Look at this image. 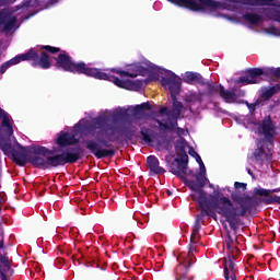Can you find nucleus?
Masks as SVG:
<instances>
[{
  "instance_id": "f257e3e1",
  "label": "nucleus",
  "mask_w": 280,
  "mask_h": 280,
  "mask_svg": "<svg viewBox=\"0 0 280 280\" xmlns=\"http://www.w3.org/2000/svg\"><path fill=\"white\" fill-rule=\"evenodd\" d=\"M2 152L4 156H12L14 163L20 167H25L27 163H31L38 170H51L78 163L84 150L82 147L69 148L67 151L56 154L55 150L38 144L23 147L13 135L9 137V143L3 144Z\"/></svg>"
},
{
  "instance_id": "f03ea898",
  "label": "nucleus",
  "mask_w": 280,
  "mask_h": 280,
  "mask_svg": "<svg viewBox=\"0 0 280 280\" xmlns=\"http://www.w3.org/2000/svg\"><path fill=\"white\" fill-rule=\"evenodd\" d=\"M90 131L95 130V139L84 140V147L95 159H113L115 149L113 143H119L121 137L132 139L135 130L124 128L119 125L108 124L107 116L96 117L94 124L89 127Z\"/></svg>"
},
{
  "instance_id": "7ed1b4c3",
  "label": "nucleus",
  "mask_w": 280,
  "mask_h": 280,
  "mask_svg": "<svg viewBox=\"0 0 280 280\" xmlns=\"http://www.w3.org/2000/svg\"><path fill=\"white\" fill-rule=\"evenodd\" d=\"M195 202H198L201 212L197 214L196 221L199 224H205V218H218V214L222 218H225V221L229 223L230 229H232L234 235H237V229L242 219L246 217V211H248V206H243L242 208H235V203L229 197H220V192L210 195L209 199H196Z\"/></svg>"
},
{
  "instance_id": "20e7f679",
  "label": "nucleus",
  "mask_w": 280,
  "mask_h": 280,
  "mask_svg": "<svg viewBox=\"0 0 280 280\" xmlns=\"http://www.w3.org/2000/svg\"><path fill=\"white\" fill-rule=\"evenodd\" d=\"M173 5L186 8L191 12H203L205 8L210 10H228V12H237V5H277L272 4L276 0H167Z\"/></svg>"
},
{
  "instance_id": "39448f33",
  "label": "nucleus",
  "mask_w": 280,
  "mask_h": 280,
  "mask_svg": "<svg viewBox=\"0 0 280 280\" xmlns=\"http://www.w3.org/2000/svg\"><path fill=\"white\" fill-rule=\"evenodd\" d=\"M61 66H63L66 70L72 71V73H77L78 75H88V78H95V80H107L108 82H114L116 86L119 89H126L127 91L141 89L142 85L139 80H121L119 77L108 74L97 68H91L86 62L73 63L69 57H65V59H62Z\"/></svg>"
},
{
  "instance_id": "423d86ee",
  "label": "nucleus",
  "mask_w": 280,
  "mask_h": 280,
  "mask_svg": "<svg viewBox=\"0 0 280 280\" xmlns=\"http://www.w3.org/2000/svg\"><path fill=\"white\" fill-rule=\"evenodd\" d=\"M248 187V184L246 183H241V182H235L234 183V188L235 190L231 192V199L232 202H236L235 208L242 209V205L243 207H247V210L245 212L246 213H250V211H253V209H255V207H259V205H261V202L264 205H271V203H266V201L264 200H268L269 198H275L273 195H270V190L266 189V188H254V196H262L264 198H257V197H253L248 194H246V189Z\"/></svg>"
},
{
  "instance_id": "0eeeda50",
  "label": "nucleus",
  "mask_w": 280,
  "mask_h": 280,
  "mask_svg": "<svg viewBox=\"0 0 280 280\" xmlns=\"http://www.w3.org/2000/svg\"><path fill=\"white\" fill-rule=\"evenodd\" d=\"M25 61H31L32 67H39L40 69H51L49 54L45 50L38 54L36 52V48H31L27 52L18 55L9 61L3 62L0 66V75H3V73H5L10 69V67H13V65H19V62Z\"/></svg>"
},
{
  "instance_id": "6e6552de",
  "label": "nucleus",
  "mask_w": 280,
  "mask_h": 280,
  "mask_svg": "<svg viewBox=\"0 0 280 280\" xmlns=\"http://www.w3.org/2000/svg\"><path fill=\"white\" fill-rule=\"evenodd\" d=\"M261 75H271L280 80V68H249L246 71V75L240 77L236 80V84L248 86V84H259L261 82Z\"/></svg>"
},
{
  "instance_id": "1a4fd4ad",
  "label": "nucleus",
  "mask_w": 280,
  "mask_h": 280,
  "mask_svg": "<svg viewBox=\"0 0 280 280\" xmlns=\"http://www.w3.org/2000/svg\"><path fill=\"white\" fill-rule=\"evenodd\" d=\"M192 176L196 178V180H184L185 185H187V187H189L191 191H195L190 195V198H192V200H209V198L207 197V192L205 191V185H207V175L202 173H197Z\"/></svg>"
},
{
  "instance_id": "9d476101",
  "label": "nucleus",
  "mask_w": 280,
  "mask_h": 280,
  "mask_svg": "<svg viewBox=\"0 0 280 280\" xmlns=\"http://www.w3.org/2000/svg\"><path fill=\"white\" fill-rule=\"evenodd\" d=\"M40 49L44 50V51H47L48 54H51L52 56L58 54L57 57H52L55 62H56L55 67L57 69H62V71H68L69 73H73V71L66 70V68L62 66V60L65 58H70V60L73 65H80V63L84 62V61L77 62L75 60H73V57H71L69 55V52H67L66 50L60 49V47L44 45V46H40Z\"/></svg>"
},
{
  "instance_id": "9b49d317",
  "label": "nucleus",
  "mask_w": 280,
  "mask_h": 280,
  "mask_svg": "<svg viewBox=\"0 0 280 280\" xmlns=\"http://www.w3.org/2000/svg\"><path fill=\"white\" fill-rule=\"evenodd\" d=\"M164 75L161 78V84L164 89H168L171 93V97H176L180 93V77L176 75V73L171 70H164Z\"/></svg>"
},
{
  "instance_id": "f8f14e48",
  "label": "nucleus",
  "mask_w": 280,
  "mask_h": 280,
  "mask_svg": "<svg viewBox=\"0 0 280 280\" xmlns=\"http://www.w3.org/2000/svg\"><path fill=\"white\" fill-rule=\"evenodd\" d=\"M191 250H196V248L190 247V250L188 252V257L184 261V264L178 265L175 268L174 277L175 280H194V277H189V268L194 266L195 257Z\"/></svg>"
},
{
  "instance_id": "ddd939ff",
  "label": "nucleus",
  "mask_w": 280,
  "mask_h": 280,
  "mask_svg": "<svg viewBox=\"0 0 280 280\" xmlns=\"http://www.w3.org/2000/svg\"><path fill=\"white\" fill-rule=\"evenodd\" d=\"M187 165H189V160H183V158H176L174 161L170 163V172L182 178V180H186L187 178Z\"/></svg>"
},
{
  "instance_id": "4468645a",
  "label": "nucleus",
  "mask_w": 280,
  "mask_h": 280,
  "mask_svg": "<svg viewBox=\"0 0 280 280\" xmlns=\"http://www.w3.org/2000/svg\"><path fill=\"white\" fill-rule=\"evenodd\" d=\"M252 161H256V163H259L260 165H264L266 161L270 163L272 161V153L264 148V144H261V140L257 142V149L254 150V152L250 155Z\"/></svg>"
},
{
  "instance_id": "2eb2a0df",
  "label": "nucleus",
  "mask_w": 280,
  "mask_h": 280,
  "mask_svg": "<svg viewBox=\"0 0 280 280\" xmlns=\"http://www.w3.org/2000/svg\"><path fill=\"white\" fill-rule=\"evenodd\" d=\"M173 100V108L168 109L167 107H162L160 109V115H166V117H172L173 119H178L180 117V114L183 113V103H180L175 97H172Z\"/></svg>"
},
{
  "instance_id": "dca6fc26",
  "label": "nucleus",
  "mask_w": 280,
  "mask_h": 280,
  "mask_svg": "<svg viewBox=\"0 0 280 280\" xmlns=\"http://www.w3.org/2000/svg\"><path fill=\"white\" fill-rule=\"evenodd\" d=\"M260 128L262 130V135L265 136L266 141H268V143H273L276 129L275 124L272 122V118L270 116L262 120Z\"/></svg>"
},
{
  "instance_id": "f3484780",
  "label": "nucleus",
  "mask_w": 280,
  "mask_h": 280,
  "mask_svg": "<svg viewBox=\"0 0 280 280\" xmlns=\"http://www.w3.org/2000/svg\"><path fill=\"white\" fill-rule=\"evenodd\" d=\"M56 143L59 148H69V145L80 143V140L73 133L61 131L56 139Z\"/></svg>"
},
{
  "instance_id": "a211bd4d",
  "label": "nucleus",
  "mask_w": 280,
  "mask_h": 280,
  "mask_svg": "<svg viewBox=\"0 0 280 280\" xmlns=\"http://www.w3.org/2000/svg\"><path fill=\"white\" fill-rule=\"evenodd\" d=\"M3 27V32L9 33L13 27H16V16L10 12L0 11V27Z\"/></svg>"
},
{
  "instance_id": "6ab92c4d",
  "label": "nucleus",
  "mask_w": 280,
  "mask_h": 280,
  "mask_svg": "<svg viewBox=\"0 0 280 280\" xmlns=\"http://www.w3.org/2000/svg\"><path fill=\"white\" fill-rule=\"evenodd\" d=\"M14 275V269L10 264V258L8 256L0 255V279L8 280V277Z\"/></svg>"
},
{
  "instance_id": "aec40b11",
  "label": "nucleus",
  "mask_w": 280,
  "mask_h": 280,
  "mask_svg": "<svg viewBox=\"0 0 280 280\" xmlns=\"http://www.w3.org/2000/svg\"><path fill=\"white\" fill-rule=\"evenodd\" d=\"M183 82L186 84H200V86H205L207 84V80L201 77L198 72L187 71L183 78Z\"/></svg>"
},
{
  "instance_id": "412c9836",
  "label": "nucleus",
  "mask_w": 280,
  "mask_h": 280,
  "mask_svg": "<svg viewBox=\"0 0 280 280\" xmlns=\"http://www.w3.org/2000/svg\"><path fill=\"white\" fill-rule=\"evenodd\" d=\"M147 165L153 174H165V168L161 166V162H159L156 155H149L147 158Z\"/></svg>"
},
{
  "instance_id": "4be33fe9",
  "label": "nucleus",
  "mask_w": 280,
  "mask_h": 280,
  "mask_svg": "<svg viewBox=\"0 0 280 280\" xmlns=\"http://www.w3.org/2000/svg\"><path fill=\"white\" fill-rule=\"evenodd\" d=\"M145 110H152V105L148 102L136 105L133 107L132 115L137 119H145Z\"/></svg>"
},
{
  "instance_id": "5701e85b",
  "label": "nucleus",
  "mask_w": 280,
  "mask_h": 280,
  "mask_svg": "<svg viewBox=\"0 0 280 280\" xmlns=\"http://www.w3.org/2000/svg\"><path fill=\"white\" fill-rule=\"evenodd\" d=\"M187 140H185L184 138H182L179 141H177L175 143V151L177 156H179V159H182V161H189V155H187Z\"/></svg>"
},
{
  "instance_id": "b1692460",
  "label": "nucleus",
  "mask_w": 280,
  "mask_h": 280,
  "mask_svg": "<svg viewBox=\"0 0 280 280\" xmlns=\"http://www.w3.org/2000/svg\"><path fill=\"white\" fill-rule=\"evenodd\" d=\"M219 95L226 104H233L237 100L235 92L224 89L222 84L219 85Z\"/></svg>"
},
{
  "instance_id": "393cba45",
  "label": "nucleus",
  "mask_w": 280,
  "mask_h": 280,
  "mask_svg": "<svg viewBox=\"0 0 280 280\" xmlns=\"http://www.w3.org/2000/svg\"><path fill=\"white\" fill-rule=\"evenodd\" d=\"M277 93H279V91L277 89V84H275L273 86H270V88L264 86V88H261L260 97L265 102H268V101L272 100V97H275V95H277Z\"/></svg>"
},
{
  "instance_id": "a878e982",
  "label": "nucleus",
  "mask_w": 280,
  "mask_h": 280,
  "mask_svg": "<svg viewBox=\"0 0 280 280\" xmlns=\"http://www.w3.org/2000/svg\"><path fill=\"white\" fill-rule=\"evenodd\" d=\"M277 8H280V4L277 5ZM262 14L268 19L269 21H276V23H280V10L267 8L262 10Z\"/></svg>"
},
{
  "instance_id": "bb28decb",
  "label": "nucleus",
  "mask_w": 280,
  "mask_h": 280,
  "mask_svg": "<svg viewBox=\"0 0 280 280\" xmlns=\"http://www.w3.org/2000/svg\"><path fill=\"white\" fill-rule=\"evenodd\" d=\"M243 19L249 23V25H259V23H264V18L257 13H244Z\"/></svg>"
},
{
  "instance_id": "cd10ccee",
  "label": "nucleus",
  "mask_w": 280,
  "mask_h": 280,
  "mask_svg": "<svg viewBox=\"0 0 280 280\" xmlns=\"http://www.w3.org/2000/svg\"><path fill=\"white\" fill-rule=\"evenodd\" d=\"M140 135L142 136V141L144 143H152V137H154V131L148 127H142L140 130Z\"/></svg>"
},
{
  "instance_id": "c85d7f7f",
  "label": "nucleus",
  "mask_w": 280,
  "mask_h": 280,
  "mask_svg": "<svg viewBox=\"0 0 280 280\" xmlns=\"http://www.w3.org/2000/svg\"><path fill=\"white\" fill-rule=\"evenodd\" d=\"M235 244H237V237H235V240H233V236H231V231L226 230L224 247L231 248L232 246H235Z\"/></svg>"
},
{
  "instance_id": "c756f323",
  "label": "nucleus",
  "mask_w": 280,
  "mask_h": 280,
  "mask_svg": "<svg viewBox=\"0 0 280 280\" xmlns=\"http://www.w3.org/2000/svg\"><path fill=\"white\" fill-rule=\"evenodd\" d=\"M112 73H117V75H120V78H137V73L128 72L126 70H119L116 68L110 69Z\"/></svg>"
},
{
  "instance_id": "7c9ffc66",
  "label": "nucleus",
  "mask_w": 280,
  "mask_h": 280,
  "mask_svg": "<svg viewBox=\"0 0 280 280\" xmlns=\"http://www.w3.org/2000/svg\"><path fill=\"white\" fill-rule=\"evenodd\" d=\"M205 86H207L208 95H215V93H220V86L213 85L211 82L206 81Z\"/></svg>"
},
{
  "instance_id": "2f4dec72",
  "label": "nucleus",
  "mask_w": 280,
  "mask_h": 280,
  "mask_svg": "<svg viewBox=\"0 0 280 280\" xmlns=\"http://www.w3.org/2000/svg\"><path fill=\"white\" fill-rule=\"evenodd\" d=\"M168 130L174 131L178 126V118L168 117Z\"/></svg>"
},
{
  "instance_id": "473e14b6",
  "label": "nucleus",
  "mask_w": 280,
  "mask_h": 280,
  "mask_svg": "<svg viewBox=\"0 0 280 280\" xmlns=\"http://www.w3.org/2000/svg\"><path fill=\"white\" fill-rule=\"evenodd\" d=\"M114 121L124 119L126 117V110L119 109L112 115Z\"/></svg>"
},
{
  "instance_id": "72a5a7b5",
  "label": "nucleus",
  "mask_w": 280,
  "mask_h": 280,
  "mask_svg": "<svg viewBox=\"0 0 280 280\" xmlns=\"http://www.w3.org/2000/svg\"><path fill=\"white\" fill-rule=\"evenodd\" d=\"M264 202L266 205H280V196L270 197L269 199H265Z\"/></svg>"
},
{
  "instance_id": "f704fd0d",
  "label": "nucleus",
  "mask_w": 280,
  "mask_h": 280,
  "mask_svg": "<svg viewBox=\"0 0 280 280\" xmlns=\"http://www.w3.org/2000/svg\"><path fill=\"white\" fill-rule=\"evenodd\" d=\"M200 242V232H194L190 235V244H198Z\"/></svg>"
},
{
  "instance_id": "c9c22d12",
  "label": "nucleus",
  "mask_w": 280,
  "mask_h": 280,
  "mask_svg": "<svg viewBox=\"0 0 280 280\" xmlns=\"http://www.w3.org/2000/svg\"><path fill=\"white\" fill-rule=\"evenodd\" d=\"M158 125H159L160 130H170V125H167V122L158 120Z\"/></svg>"
},
{
  "instance_id": "e433bc0d",
  "label": "nucleus",
  "mask_w": 280,
  "mask_h": 280,
  "mask_svg": "<svg viewBox=\"0 0 280 280\" xmlns=\"http://www.w3.org/2000/svg\"><path fill=\"white\" fill-rule=\"evenodd\" d=\"M191 102H202V94H198V95H196V94H192L191 96Z\"/></svg>"
},
{
  "instance_id": "4c0bfd02",
  "label": "nucleus",
  "mask_w": 280,
  "mask_h": 280,
  "mask_svg": "<svg viewBox=\"0 0 280 280\" xmlns=\"http://www.w3.org/2000/svg\"><path fill=\"white\" fill-rule=\"evenodd\" d=\"M200 229H202V225H201L200 223H198V222L195 221L192 232H195V233H200Z\"/></svg>"
},
{
  "instance_id": "58836bf2",
  "label": "nucleus",
  "mask_w": 280,
  "mask_h": 280,
  "mask_svg": "<svg viewBox=\"0 0 280 280\" xmlns=\"http://www.w3.org/2000/svg\"><path fill=\"white\" fill-rule=\"evenodd\" d=\"M199 174H206L207 175V167L205 166V162H202L201 164H199Z\"/></svg>"
},
{
  "instance_id": "ea45409f",
  "label": "nucleus",
  "mask_w": 280,
  "mask_h": 280,
  "mask_svg": "<svg viewBox=\"0 0 280 280\" xmlns=\"http://www.w3.org/2000/svg\"><path fill=\"white\" fill-rule=\"evenodd\" d=\"M196 162L198 163V165L202 164V158H200V154L196 153L195 155Z\"/></svg>"
},
{
  "instance_id": "a19ab883",
  "label": "nucleus",
  "mask_w": 280,
  "mask_h": 280,
  "mask_svg": "<svg viewBox=\"0 0 280 280\" xmlns=\"http://www.w3.org/2000/svg\"><path fill=\"white\" fill-rule=\"evenodd\" d=\"M8 115H10V114H8V112H5L3 108L0 107V119L2 117H7Z\"/></svg>"
},
{
  "instance_id": "79ce46f5",
  "label": "nucleus",
  "mask_w": 280,
  "mask_h": 280,
  "mask_svg": "<svg viewBox=\"0 0 280 280\" xmlns=\"http://www.w3.org/2000/svg\"><path fill=\"white\" fill-rule=\"evenodd\" d=\"M188 154H190V156H196V154H198V152H196V150H194L191 147H189Z\"/></svg>"
},
{
  "instance_id": "37998d69",
  "label": "nucleus",
  "mask_w": 280,
  "mask_h": 280,
  "mask_svg": "<svg viewBox=\"0 0 280 280\" xmlns=\"http://www.w3.org/2000/svg\"><path fill=\"white\" fill-rule=\"evenodd\" d=\"M175 130H177V135H185V129L177 127Z\"/></svg>"
},
{
  "instance_id": "c03bdc74",
  "label": "nucleus",
  "mask_w": 280,
  "mask_h": 280,
  "mask_svg": "<svg viewBox=\"0 0 280 280\" xmlns=\"http://www.w3.org/2000/svg\"><path fill=\"white\" fill-rule=\"evenodd\" d=\"M280 188H273V189H269V195L270 194H279Z\"/></svg>"
},
{
  "instance_id": "a18cd8bd",
  "label": "nucleus",
  "mask_w": 280,
  "mask_h": 280,
  "mask_svg": "<svg viewBox=\"0 0 280 280\" xmlns=\"http://www.w3.org/2000/svg\"><path fill=\"white\" fill-rule=\"evenodd\" d=\"M276 31H277V27H275V26H271V27L268 28V32H269L270 34H275Z\"/></svg>"
},
{
  "instance_id": "49530a36",
  "label": "nucleus",
  "mask_w": 280,
  "mask_h": 280,
  "mask_svg": "<svg viewBox=\"0 0 280 280\" xmlns=\"http://www.w3.org/2000/svg\"><path fill=\"white\" fill-rule=\"evenodd\" d=\"M247 106H248L249 110H255V108H256V107H255V106H256L255 104H247Z\"/></svg>"
},
{
  "instance_id": "de8ad7c7",
  "label": "nucleus",
  "mask_w": 280,
  "mask_h": 280,
  "mask_svg": "<svg viewBox=\"0 0 280 280\" xmlns=\"http://www.w3.org/2000/svg\"><path fill=\"white\" fill-rule=\"evenodd\" d=\"M246 172H247V174H249V176H253V171L250 168L247 167Z\"/></svg>"
},
{
  "instance_id": "09e8293b",
  "label": "nucleus",
  "mask_w": 280,
  "mask_h": 280,
  "mask_svg": "<svg viewBox=\"0 0 280 280\" xmlns=\"http://www.w3.org/2000/svg\"><path fill=\"white\" fill-rule=\"evenodd\" d=\"M3 247H4L3 240H0V249H3Z\"/></svg>"
},
{
  "instance_id": "8fccbe9b",
  "label": "nucleus",
  "mask_w": 280,
  "mask_h": 280,
  "mask_svg": "<svg viewBox=\"0 0 280 280\" xmlns=\"http://www.w3.org/2000/svg\"><path fill=\"white\" fill-rule=\"evenodd\" d=\"M22 8H30V2H25Z\"/></svg>"
},
{
  "instance_id": "3c124183",
  "label": "nucleus",
  "mask_w": 280,
  "mask_h": 280,
  "mask_svg": "<svg viewBox=\"0 0 280 280\" xmlns=\"http://www.w3.org/2000/svg\"><path fill=\"white\" fill-rule=\"evenodd\" d=\"M167 196H172L171 190H166Z\"/></svg>"
},
{
  "instance_id": "603ef678",
  "label": "nucleus",
  "mask_w": 280,
  "mask_h": 280,
  "mask_svg": "<svg viewBox=\"0 0 280 280\" xmlns=\"http://www.w3.org/2000/svg\"><path fill=\"white\" fill-rule=\"evenodd\" d=\"M74 128H80V124H77V125L74 126Z\"/></svg>"
},
{
  "instance_id": "864d4df0",
  "label": "nucleus",
  "mask_w": 280,
  "mask_h": 280,
  "mask_svg": "<svg viewBox=\"0 0 280 280\" xmlns=\"http://www.w3.org/2000/svg\"><path fill=\"white\" fill-rule=\"evenodd\" d=\"M241 95H242V97H244L245 93H244V92H241Z\"/></svg>"
},
{
  "instance_id": "5fc2aeb1",
  "label": "nucleus",
  "mask_w": 280,
  "mask_h": 280,
  "mask_svg": "<svg viewBox=\"0 0 280 280\" xmlns=\"http://www.w3.org/2000/svg\"><path fill=\"white\" fill-rule=\"evenodd\" d=\"M142 71H148V69H145V68H142Z\"/></svg>"
},
{
  "instance_id": "6e6d98bb",
  "label": "nucleus",
  "mask_w": 280,
  "mask_h": 280,
  "mask_svg": "<svg viewBox=\"0 0 280 280\" xmlns=\"http://www.w3.org/2000/svg\"><path fill=\"white\" fill-rule=\"evenodd\" d=\"M72 259H75V255L72 256Z\"/></svg>"
},
{
  "instance_id": "4d7b16f0",
  "label": "nucleus",
  "mask_w": 280,
  "mask_h": 280,
  "mask_svg": "<svg viewBox=\"0 0 280 280\" xmlns=\"http://www.w3.org/2000/svg\"><path fill=\"white\" fill-rule=\"evenodd\" d=\"M81 255V257H84V254H80Z\"/></svg>"
},
{
  "instance_id": "13d9d810",
  "label": "nucleus",
  "mask_w": 280,
  "mask_h": 280,
  "mask_svg": "<svg viewBox=\"0 0 280 280\" xmlns=\"http://www.w3.org/2000/svg\"><path fill=\"white\" fill-rule=\"evenodd\" d=\"M7 3H10V0H7Z\"/></svg>"
},
{
  "instance_id": "bf43d9fd",
  "label": "nucleus",
  "mask_w": 280,
  "mask_h": 280,
  "mask_svg": "<svg viewBox=\"0 0 280 280\" xmlns=\"http://www.w3.org/2000/svg\"><path fill=\"white\" fill-rule=\"evenodd\" d=\"M16 0H13L12 3H14Z\"/></svg>"
}]
</instances>
